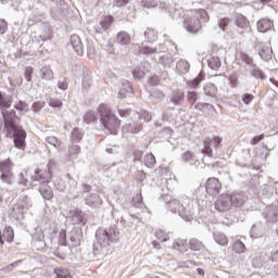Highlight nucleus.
<instances>
[{"label": "nucleus", "mask_w": 278, "mask_h": 278, "mask_svg": "<svg viewBox=\"0 0 278 278\" xmlns=\"http://www.w3.org/2000/svg\"><path fill=\"white\" fill-rule=\"evenodd\" d=\"M0 170H1V179L5 184H10L12 181V177L14 175L12 174V161L5 160L0 162Z\"/></svg>", "instance_id": "1a4fd4ad"}, {"label": "nucleus", "mask_w": 278, "mask_h": 278, "mask_svg": "<svg viewBox=\"0 0 278 278\" xmlns=\"http://www.w3.org/2000/svg\"><path fill=\"white\" fill-rule=\"evenodd\" d=\"M31 75H34V67L26 66L24 68V77H25L26 81H31Z\"/></svg>", "instance_id": "473e14b6"}, {"label": "nucleus", "mask_w": 278, "mask_h": 278, "mask_svg": "<svg viewBox=\"0 0 278 278\" xmlns=\"http://www.w3.org/2000/svg\"><path fill=\"white\" fill-rule=\"evenodd\" d=\"M214 240L219 247H227L229 244V238L223 232L214 233Z\"/></svg>", "instance_id": "dca6fc26"}, {"label": "nucleus", "mask_w": 278, "mask_h": 278, "mask_svg": "<svg viewBox=\"0 0 278 278\" xmlns=\"http://www.w3.org/2000/svg\"><path fill=\"white\" fill-rule=\"evenodd\" d=\"M210 66H212V68H220V60L214 58L211 59Z\"/></svg>", "instance_id": "a18cd8bd"}, {"label": "nucleus", "mask_w": 278, "mask_h": 278, "mask_svg": "<svg viewBox=\"0 0 278 278\" xmlns=\"http://www.w3.org/2000/svg\"><path fill=\"white\" fill-rule=\"evenodd\" d=\"M251 75H252V77H255L256 79H266V75L260 68H254L252 71Z\"/></svg>", "instance_id": "72a5a7b5"}, {"label": "nucleus", "mask_w": 278, "mask_h": 278, "mask_svg": "<svg viewBox=\"0 0 278 278\" xmlns=\"http://www.w3.org/2000/svg\"><path fill=\"white\" fill-rule=\"evenodd\" d=\"M179 247H186V240L177 241V242L174 244V249H177L178 251H181V248H179Z\"/></svg>", "instance_id": "864d4df0"}, {"label": "nucleus", "mask_w": 278, "mask_h": 278, "mask_svg": "<svg viewBox=\"0 0 278 278\" xmlns=\"http://www.w3.org/2000/svg\"><path fill=\"white\" fill-rule=\"evenodd\" d=\"M84 121L87 123V125H90V123L97 122V115H94L93 112H87L84 116Z\"/></svg>", "instance_id": "c756f323"}, {"label": "nucleus", "mask_w": 278, "mask_h": 278, "mask_svg": "<svg viewBox=\"0 0 278 278\" xmlns=\"http://www.w3.org/2000/svg\"><path fill=\"white\" fill-rule=\"evenodd\" d=\"M236 60L238 62V64H253V58L249 56V54L244 53V52H239L236 55Z\"/></svg>", "instance_id": "f3484780"}, {"label": "nucleus", "mask_w": 278, "mask_h": 278, "mask_svg": "<svg viewBox=\"0 0 278 278\" xmlns=\"http://www.w3.org/2000/svg\"><path fill=\"white\" fill-rule=\"evenodd\" d=\"M144 36L150 41L157 38V34L153 29H147L144 31Z\"/></svg>", "instance_id": "e433bc0d"}, {"label": "nucleus", "mask_w": 278, "mask_h": 278, "mask_svg": "<svg viewBox=\"0 0 278 278\" xmlns=\"http://www.w3.org/2000/svg\"><path fill=\"white\" fill-rule=\"evenodd\" d=\"M59 242L61 244H66V230H61L59 233Z\"/></svg>", "instance_id": "c03bdc74"}, {"label": "nucleus", "mask_w": 278, "mask_h": 278, "mask_svg": "<svg viewBox=\"0 0 278 278\" xmlns=\"http://www.w3.org/2000/svg\"><path fill=\"white\" fill-rule=\"evenodd\" d=\"M270 212H273V208H269L268 214H270Z\"/></svg>", "instance_id": "69168bd1"}, {"label": "nucleus", "mask_w": 278, "mask_h": 278, "mask_svg": "<svg viewBox=\"0 0 278 278\" xmlns=\"http://www.w3.org/2000/svg\"><path fill=\"white\" fill-rule=\"evenodd\" d=\"M116 42H118V45H129L131 42V37L129 34L121 31L117 34Z\"/></svg>", "instance_id": "a211bd4d"}, {"label": "nucleus", "mask_w": 278, "mask_h": 278, "mask_svg": "<svg viewBox=\"0 0 278 278\" xmlns=\"http://www.w3.org/2000/svg\"><path fill=\"white\" fill-rule=\"evenodd\" d=\"M228 81L230 88H238L240 86V80L238 79V73H232L228 76Z\"/></svg>", "instance_id": "b1692460"}, {"label": "nucleus", "mask_w": 278, "mask_h": 278, "mask_svg": "<svg viewBox=\"0 0 278 278\" xmlns=\"http://www.w3.org/2000/svg\"><path fill=\"white\" fill-rule=\"evenodd\" d=\"M155 237L157 238V240H160V242H167V240H170V237H168V235H166L164 230H156Z\"/></svg>", "instance_id": "c85d7f7f"}, {"label": "nucleus", "mask_w": 278, "mask_h": 278, "mask_svg": "<svg viewBox=\"0 0 278 278\" xmlns=\"http://www.w3.org/2000/svg\"><path fill=\"white\" fill-rule=\"evenodd\" d=\"M110 242H112V236L108 231L103 232V240L100 241L101 247H110Z\"/></svg>", "instance_id": "7c9ffc66"}, {"label": "nucleus", "mask_w": 278, "mask_h": 278, "mask_svg": "<svg viewBox=\"0 0 278 278\" xmlns=\"http://www.w3.org/2000/svg\"><path fill=\"white\" fill-rule=\"evenodd\" d=\"M112 23H114V16L104 15L102 21L100 22V25H101L102 28L108 30L109 27H112Z\"/></svg>", "instance_id": "aec40b11"}, {"label": "nucleus", "mask_w": 278, "mask_h": 278, "mask_svg": "<svg viewBox=\"0 0 278 278\" xmlns=\"http://www.w3.org/2000/svg\"><path fill=\"white\" fill-rule=\"evenodd\" d=\"M273 0H261V3H270Z\"/></svg>", "instance_id": "0e129e2a"}, {"label": "nucleus", "mask_w": 278, "mask_h": 278, "mask_svg": "<svg viewBox=\"0 0 278 278\" xmlns=\"http://www.w3.org/2000/svg\"><path fill=\"white\" fill-rule=\"evenodd\" d=\"M204 247L203 242L199 241V239H191L189 241V248L191 251H201Z\"/></svg>", "instance_id": "412c9836"}, {"label": "nucleus", "mask_w": 278, "mask_h": 278, "mask_svg": "<svg viewBox=\"0 0 278 278\" xmlns=\"http://www.w3.org/2000/svg\"><path fill=\"white\" fill-rule=\"evenodd\" d=\"M41 79L51 81V79H53V71H51L49 67L41 68Z\"/></svg>", "instance_id": "393cba45"}, {"label": "nucleus", "mask_w": 278, "mask_h": 278, "mask_svg": "<svg viewBox=\"0 0 278 278\" xmlns=\"http://www.w3.org/2000/svg\"><path fill=\"white\" fill-rule=\"evenodd\" d=\"M8 30V22L0 20V34H5Z\"/></svg>", "instance_id": "de8ad7c7"}, {"label": "nucleus", "mask_w": 278, "mask_h": 278, "mask_svg": "<svg viewBox=\"0 0 278 278\" xmlns=\"http://www.w3.org/2000/svg\"><path fill=\"white\" fill-rule=\"evenodd\" d=\"M10 108H12V98H7L0 92V112L4 124L10 121H21V117L16 115V111H8Z\"/></svg>", "instance_id": "20e7f679"}, {"label": "nucleus", "mask_w": 278, "mask_h": 278, "mask_svg": "<svg viewBox=\"0 0 278 278\" xmlns=\"http://www.w3.org/2000/svg\"><path fill=\"white\" fill-rule=\"evenodd\" d=\"M129 3V0H115L114 4L116 8H123Z\"/></svg>", "instance_id": "3c124183"}, {"label": "nucleus", "mask_w": 278, "mask_h": 278, "mask_svg": "<svg viewBox=\"0 0 278 278\" xmlns=\"http://www.w3.org/2000/svg\"><path fill=\"white\" fill-rule=\"evenodd\" d=\"M14 108L17 110V112H25V110H27V103L18 101L14 104Z\"/></svg>", "instance_id": "58836bf2"}, {"label": "nucleus", "mask_w": 278, "mask_h": 278, "mask_svg": "<svg viewBox=\"0 0 278 278\" xmlns=\"http://www.w3.org/2000/svg\"><path fill=\"white\" fill-rule=\"evenodd\" d=\"M195 110L203 112L204 114L207 113V110H214V105L210 103H198L195 104Z\"/></svg>", "instance_id": "bb28decb"}, {"label": "nucleus", "mask_w": 278, "mask_h": 278, "mask_svg": "<svg viewBox=\"0 0 278 278\" xmlns=\"http://www.w3.org/2000/svg\"><path fill=\"white\" fill-rule=\"evenodd\" d=\"M140 53L149 55L150 53H155V49L149 48V47H143V48H141Z\"/></svg>", "instance_id": "8fccbe9b"}, {"label": "nucleus", "mask_w": 278, "mask_h": 278, "mask_svg": "<svg viewBox=\"0 0 278 278\" xmlns=\"http://www.w3.org/2000/svg\"><path fill=\"white\" fill-rule=\"evenodd\" d=\"M98 114L100 122L110 134H116L121 127V119L112 114V110L108 108V104H100L98 106Z\"/></svg>", "instance_id": "7ed1b4c3"}, {"label": "nucleus", "mask_w": 278, "mask_h": 278, "mask_svg": "<svg viewBox=\"0 0 278 278\" xmlns=\"http://www.w3.org/2000/svg\"><path fill=\"white\" fill-rule=\"evenodd\" d=\"M256 25L257 30L261 31V34H266V31H270V29H273V21L266 17L261 18Z\"/></svg>", "instance_id": "f8f14e48"}, {"label": "nucleus", "mask_w": 278, "mask_h": 278, "mask_svg": "<svg viewBox=\"0 0 278 278\" xmlns=\"http://www.w3.org/2000/svg\"><path fill=\"white\" fill-rule=\"evenodd\" d=\"M166 210L172 212V214L179 213V216H181V218H184V220H187V222L192 220V213L190 211L186 210V207L182 206L180 201L170 200L166 204Z\"/></svg>", "instance_id": "39448f33"}, {"label": "nucleus", "mask_w": 278, "mask_h": 278, "mask_svg": "<svg viewBox=\"0 0 278 278\" xmlns=\"http://www.w3.org/2000/svg\"><path fill=\"white\" fill-rule=\"evenodd\" d=\"M205 190L206 193L210 194V197H216V194L220 193V190H223V184H220V180L216 177H211L205 182Z\"/></svg>", "instance_id": "0eeeda50"}, {"label": "nucleus", "mask_w": 278, "mask_h": 278, "mask_svg": "<svg viewBox=\"0 0 278 278\" xmlns=\"http://www.w3.org/2000/svg\"><path fill=\"white\" fill-rule=\"evenodd\" d=\"M21 123L20 119H11L8 123H4V131L7 134V138H13L15 149H22L25 151V140H27V132L23 129V126L18 125Z\"/></svg>", "instance_id": "f03ea898"}, {"label": "nucleus", "mask_w": 278, "mask_h": 278, "mask_svg": "<svg viewBox=\"0 0 278 278\" xmlns=\"http://www.w3.org/2000/svg\"><path fill=\"white\" fill-rule=\"evenodd\" d=\"M197 271L198 275H201V277H205V270L203 268H198Z\"/></svg>", "instance_id": "052dcab7"}, {"label": "nucleus", "mask_w": 278, "mask_h": 278, "mask_svg": "<svg viewBox=\"0 0 278 278\" xmlns=\"http://www.w3.org/2000/svg\"><path fill=\"white\" fill-rule=\"evenodd\" d=\"M143 164L148 168H153V166H155V155H153V153L146 154L143 159Z\"/></svg>", "instance_id": "5701e85b"}, {"label": "nucleus", "mask_w": 278, "mask_h": 278, "mask_svg": "<svg viewBox=\"0 0 278 278\" xmlns=\"http://www.w3.org/2000/svg\"><path fill=\"white\" fill-rule=\"evenodd\" d=\"M273 55V50L268 47L266 48H263L261 51H260V56L262 58V60H270Z\"/></svg>", "instance_id": "a878e982"}, {"label": "nucleus", "mask_w": 278, "mask_h": 278, "mask_svg": "<svg viewBox=\"0 0 278 278\" xmlns=\"http://www.w3.org/2000/svg\"><path fill=\"white\" fill-rule=\"evenodd\" d=\"M173 103H175V105H179L180 101H184V92H177L174 94V97L172 98Z\"/></svg>", "instance_id": "4c0bfd02"}, {"label": "nucleus", "mask_w": 278, "mask_h": 278, "mask_svg": "<svg viewBox=\"0 0 278 278\" xmlns=\"http://www.w3.org/2000/svg\"><path fill=\"white\" fill-rule=\"evenodd\" d=\"M236 204V198L230 194H222L215 202L217 212H229Z\"/></svg>", "instance_id": "423d86ee"}, {"label": "nucleus", "mask_w": 278, "mask_h": 278, "mask_svg": "<svg viewBox=\"0 0 278 278\" xmlns=\"http://www.w3.org/2000/svg\"><path fill=\"white\" fill-rule=\"evenodd\" d=\"M144 5H146V8H157V1L156 0H146Z\"/></svg>", "instance_id": "09e8293b"}, {"label": "nucleus", "mask_w": 278, "mask_h": 278, "mask_svg": "<svg viewBox=\"0 0 278 278\" xmlns=\"http://www.w3.org/2000/svg\"><path fill=\"white\" fill-rule=\"evenodd\" d=\"M220 142H223V138H220L219 136H215L213 137V139L205 138L203 142L204 148L202 149V153L204 155H208V157H212L213 155L212 146L215 149H218V147H220Z\"/></svg>", "instance_id": "6e6552de"}, {"label": "nucleus", "mask_w": 278, "mask_h": 278, "mask_svg": "<svg viewBox=\"0 0 278 278\" xmlns=\"http://www.w3.org/2000/svg\"><path fill=\"white\" fill-rule=\"evenodd\" d=\"M132 75H134L135 79H142V78H144V72L140 71V70L132 71Z\"/></svg>", "instance_id": "37998d69"}, {"label": "nucleus", "mask_w": 278, "mask_h": 278, "mask_svg": "<svg viewBox=\"0 0 278 278\" xmlns=\"http://www.w3.org/2000/svg\"><path fill=\"white\" fill-rule=\"evenodd\" d=\"M262 140H264V135L255 136V137L250 141V144H252V147H255V144H258L260 142H262Z\"/></svg>", "instance_id": "ea45409f"}, {"label": "nucleus", "mask_w": 278, "mask_h": 278, "mask_svg": "<svg viewBox=\"0 0 278 278\" xmlns=\"http://www.w3.org/2000/svg\"><path fill=\"white\" fill-rule=\"evenodd\" d=\"M18 184H21V186H27V178H25V174H20Z\"/></svg>", "instance_id": "5fc2aeb1"}, {"label": "nucleus", "mask_w": 278, "mask_h": 278, "mask_svg": "<svg viewBox=\"0 0 278 278\" xmlns=\"http://www.w3.org/2000/svg\"><path fill=\"white\" fill-rule=\"evenodd\" d=\"M35 175H37V181H45V172L42 169L36 168Z\"/></svg>", "instance_id": "a19ab883"}, {"label": "nucleus", "mask_w": 278, "mask_h": 278, "mask_svg": "<svg viewBox=\"0 0 278 278\" xmlns=\"http://www.w3.org/2000/svg\"><path fill=\"white\" fill-rule=\"evenodd\" d=\"M119 116H122V118H125V116H129V114H131L130 110H119L118 111Z\"/></svg>", "instance_id": "6e6d98bb"}, {"label": "nucleus", "mask_w": 278, "mask_h": 278, "mask_svg": "<svg viewBox=\"0 0 278 278\" xmlns=\"http://www.w3.org/2000/svg\"><path fill=\"white\" fill-rule=\"evenodd\" d=\"M54 278H73V274L66 267H55L53 269Z\"/></svg>", "instance_id": "4468645a"}, {"label": "nucleus", "mask_w": 278, "mask_h": 278, "mask_svg": "<svg viewBox=\"0 0 278 278\" xmlns=\"http://www.w3.org/2000/svg\"><path fill=\"white\" fill-rule=\"evenodd\" d=\"M39 192L45 201H51L53 199V189L49 185L41 186Z\"/></svg>", "instance_id": "2eb2a0df"}, {"label": "nucleus", "mask_w": 278, "mask_h": 278, "mask_svg": "<svg viewBox=\"0 0 278 278\" xmlns=\"http://www.w3.org/2000/svg\"><path fill=\"white\" fill-rule=\"evenodd\" d=\"M235 25L239 29H241L240 34H244V31H248V29H251V22H249V20L242 14H239L236 16Z\"/></svg>", "instance_id": "9d476101"}, {"label": "nucleus", "mask_w": 278, "mask_h": 278, "mask_svg": "<svg viewBox=\"0 0 278 278\" xmlns=\"http://www.w3.org/2000/svg\"><path fill=\"white\" fill-rule=\"evenodd\" d=\"M42 104L40 102H35L33 105V109L35 112H38V110H41Z\"/></svg>", "instance_id": "13d9d810"}, {"label": "nucleus", "mask_w": 278, "mask_h": 278, "mask_svg": "<svg viewBox=\"0 0 278 278\" xmlns=\"http://www.w3.org/2000/svg\"><path fill=\"white\" fill-rule=\"evenodd\" d=\"M153 249H162V245L157 241H152Z\"/></svg>", "instance_id": "bf43d9fd"}, {"label": "nucleus", "mask_w": 278, "mask_h": 278, "mask_svg": "<svg viewBox=\"0 0 278 278\" xmlns=\"http://www.w3.org/2000/svg\"><path fill=\"white\" fill-rule=\"evenodd\" d=\"M253 99H255V97H253V94L244 93L242 101H243V103H245V105H249V103H251V101H253Z\"/></svg>", "instance_id": "79ce46f5"}, {"label": "nucleus", "mask_w": 278, "mask_h": 278, "mask_svg": "<svg viewBox=\"0 0 278 278\" xmlns=\"http://www.w3.org/2000/svg\"><path fill=\"white\" fill-rule=\"evenodd\" d=\"M184 161L188 162L189 160H192V152L187 151L182 154Z\"/></svg>", "instance_id": "4d7b16f0"}, {"label": "nucleus", "mask_w": 278, "mask_h": 278, "mask_svg": "<svg viewBox=\"0 0 278 278\" xmlns=\"http://www.w3.org/2000/svg\"><path fill=\"white\" fill-rule=\"evenodd\" d=\"M71 42L76 53L78 55H84V43H81V38H79V36L74 35L71 37Z\"/></svg>", "instance_id": "ddd939ff"}, {"label": "nucleus", "mask_w": 278, "mask_h": 278, "mask_svg": "<svg viewBox=\"0 0 278 278\" xmlns=\"http://www.w3.org/2000/svg\"><path fill=\"white\" fill-rule=\"evenodd\" d=\"M176 68L180 73L185 74V73H188V71H190V64L188 63V61L181 60L177 62Z\"/></svg>", "instance_id": "4be33fe9"}, {"label": "nucleus", "mask_w": 278, "mask_h": 278, "mask_svg": "<svg viewBox=\"0 0 278 278\" xmlns=\"http://www.w3.org/2000/svg\"><path fill=\"white\" fill-rule=\"evenodd\" d=\"M195 110L203 112L204 114L207 113V110H214V105L210 103H198L195 104Z\"/></svg>", "instance_id": "cd10ccee"}, {"label": "nucleus", "mask_w": 278, "mask_h": 278, "mask_svg": "<svg viewBox=\"0 0 278 278\" xmlns=\"http://www.w3.org/2000/svg\"><path fill=\"white\" fill-rule=\"evenodd\" d=\"M232 249L236 253H244L247 248L244 247V243H242V241H237L232 245Z\"/></svg>", "instance_id": "2f4dec72"}, {"label": "nucleus", "mask_w": 278, "mask_h": 278, "mask_svg": "<svg viewBox=\"0 0 278 278\" xmlns=\"http://www.w3.org/2000/svg\"><path fill=\"white\" fill-rule=\"evenodd\" d=\"M201 81H203V75L199 74L198 77L192 80V88H197Z\"/></svg>", "instance_id": "49530a36"}, {"label": "nucleus", "mask_w": 278, "mask_h": 278, "mask_svg": "<svg viewBox=\"0 0 278 278\" xmlns=\"http://www.w3.org/2000/svg\"><path fill=\"white\" fill-rule=\"evenodd\" d=\"M49 105L51 108H62V101L53 99L49 102Z\"/></svg>", "instance_id": "603ef678"}, {"label": "nucleus", "mask_w": 278, "mask_h": 278, "mask_svg": "<svg viewBox=\"0 0 278 278\" xmlns=\"http://www.w3.org/2000/svg\"><path fill=\"white\" fill-rule=\"evenodd\" d=\"M229 23H231V20L229 17L220 18L218 22V26L225 31L227 27L229 26Z\"/></svg>", "instance_id": "f704fd0d"}, {"label": "nucleus", "mask_w": 278, "mask_h": 278, "mask_svg": "<svg viewBox=\"0 0 278 278\" xmlns=\"http://www.w3.org/2000/svg\"><path fill=\"white\" fill-rule=\"evenodd\" d=\"M187 97H188V101H189L192 105H194V104L197 103V100L199 99V96L197 94L195 91H189L188 94H187Z\"/></svg>", "instance_id": "c9c22d12"}, {"label": "nucleus", "mask_w": 278, "mask_h": 278, "mask_svg": "<svg viewBox=\"0 0 278 278\" xmlns=\"http://www.w3.org/2000/svg\"><path fill=\"white\" fill-rule=\"evenodd\" d=\"M127 94V91H119V97L121 99H123L124 97H126Z\"/></svg>", "instance_id": "e2e57ef3"}, {"label": "nucleus", "mask_w": 278, "mask_h": 278, "mask_svg": "<svg viewBox=\"0 0 278 278\" xmlns=\"http://www.w3.org/2000/svg\"><path fill=\"white\" fill-rule=\"evenodd\" d=\"M59 88H61V90H66L68 86L66 84H60Z\"/></svg>", "instance_id": "680f3d73"}, {"label": "nucleus", "mask_w": 278, "mask_h": 278, "mask_svg": "<svg viewBox=\"0 0 278 278\" xmlns=\"http://www.w3.org/2000/svg\"><path fill=\"white\" fill-rule=\"evenodd\" d=\"M217 92L218 88H216L214 84H207L204 86V93L206 97H216Z\"/></svg>", "instance_id": "6ab92c4d"}, {"label": "nucleus", "mask_w": 278, "mask_h": 278, "mask_svg": "<svg viewBox=\"0 0 278 278\" xmlns=\"http://www.w3.org/2000/svg\"><path fill=\"white\" fill-rule=\"evenodd\" d=\"M5 242H14V229L10 226H7L2 231H0V244L3 245Z\"/></svg>", "instance_id": "9b49d317"}, {"label": "nucleus", "mask_w": 278, "mask_h": 278, "mask_svg": "<svg viewBox=\"0 0 278 278\" xmlns=\"http://www.w3.org/2000/svg\"><path fill=\"white\" fill-rule=\"evenodd\" d=\"M0 1H2V2H3V1H8V0H0Z\"/></svg>", "instance_id": "338daca9"}, {"label": "nucleus", "mask_w": 278, "mask_h": 278, "mask_svg": "<svg viewBox=\"0 0 278 278\" xmlns=\"http://www.w3.org/2000/svg\"><path fill=\"white\" fill-rule=\"evenodd\" d=\"M182 27L188 34H199L203 29L202 23L210 21V14L205 9H191L182 12Z\"/></svg>", "instance_id": "f257e3e1"}]
</instances>
